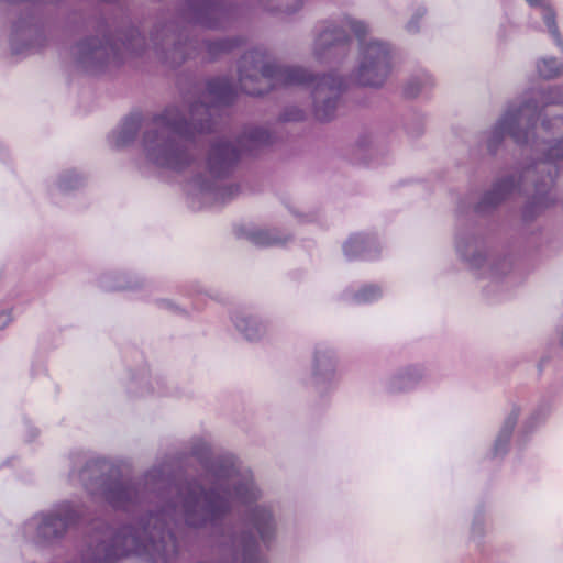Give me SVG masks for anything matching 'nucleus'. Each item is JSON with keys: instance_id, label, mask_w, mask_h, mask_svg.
Instances as JSON below:
<instances>
[{"instance_id": "obj_26", "label": "nucleus", "mask_w": 563, "mask_h": 563, "mask_svg": "<svg viewBox=\"0 0 563 563\" xmlns=\"http://www.w3.org/2000/svg\"><path fill=\"white\" fill-rule=\"evenodd\" d=\"M303 7V0H284V16L298 12Z\"/></svg>"}, {"instance_id": "obj_10", "label": "nucleus", "mask_w": 563, "mask_h": 563, "mask_svg": "<svg viewBox=\"0 0 563 563\" xmlns=\"http://www.w3.org/2000/svg\"><path fill=\"white\" fill-rule=\"evenodd\" d=\"M231 322L239 334L249 342L269 339L275 330L272 319L266 314L253 316L235 311L231 314Z\"/></svg>"}, {"instance_id": "obj_33", "label": "nucleus", "mask_w": 563, "mask_h": 563, "mask_svg": "<svg viewBox=\"0 0 563 563\" xmlns=\"http://www.w3.org/2000/svg\"><path fill=\"white\" fill-rule=\"evenodd\" d=\"M269 520H271V515L268 512H265L264 514V522L268 523Z\"/></svg>"}, {"instance_id": "obj_5", "label": "nucleus", "mask_w": 563, "mask_h": 563, "mask_svg": "<svg viewBox=\"0 0 563 563\" xmlns=\"http://www.w3.org/2000/svg\"><path fill=\"white\" fill-rule=\"evenodd\" d=\"M81 507L70 500L54 505L49 510L37 512L21 527L26 541L49 544L60 540L81 515Z\"/></svg>"}, {"instance_id": "obj_25", "label": "nucleus", "mask_w": 563, "mask_h": 563, "mask_svg": "<svg viewBox=\"0 0 563 563\" xmlns=\"http://www.w3.org/2000/svg\"><path fill=\"white\" fill-rule=\"evenodd\" d=\"M273 139V134L265 128L255 129L249 135L252 148L269 145Z\"/></svg>"}, {"instance_id": "obj_14", "label": "nucleus", "mask_w": 563, "mask_h": 563, "mask_svg": "<svg viewBox=\"0 0 563 563\" xmlns=\"http://www.w3.org/2000/svg\"><path fill=\"white\" fill-rule=\"evenodd\" d=\"M550 406L540 404L534 407L521 421L517 434V443H527L530 438L545 423L550 416Z\"/></svg>"}, {"instance_id": "obj_13", "label": "nucleus", "mask_w": 563, "mask_h": 563, "mask_svg": "<svg viewBox=\"0 0 563 563\" xmlns=\"http://www.w3.org/2000/svg\"><path fill=\"white\" fill-rule=\"evenodd\" d=\"M424 368L411 365L398 369L386 380V390L390 394H401L413 390L424 378Z\"/></svg>"}, {"instance_id": "obj_31", "label": "nucleus", "mask_w": 563, "mask_h": 563, "mask_svg": "<svg viewBox=\"0 0 563 563\" xmlns=\"http://www.w3.org/2000/svg\"><path fill=\"white\" fill-rule=\"evenodd\" d=\"M229 48H230V45H229V43H228V42H221V43H220V49H221V51H227V49H229Z\"/></svg>"}, {"instance_id": "obj_7", "label": "nucleus", "mask_w": 563, "mask_h": 563, "mask_svg": "<svg viewBox=\"0 0 563 563\" xmlns=\"http://www.w3.org/2000/svg\"><path fill=\"white\" fill-rule=\"evenodd\" d=\"M277 71L268 56L261 51L246 53L239 67L240 88L247 95L260 96L273 87Z\"/></svg>"}, {"instance_id": "obj_12", "label": "nucleus", "mask_w": 563, "mask_h": 563, "mask_svg": "<svg viewBox=\"0 0 563 563\" xmlns=\"http://www.w3.org/2000/svg\"><path fill=\"white\" fill-rule=\"evenodd\" d=\"M521 412L522 408L519 405H512L505 413L493 441L492 454L495 457L503 456L508 452L515 430L521 417Z\"/></svg>"}, {"instance_id": "obj_34", "label": "nucleus", "mask_w": 563, "mask_h": 563, "mask_svg": "<svg viewBox=\"0 0 563 563\" xmlns=\"http://www.w3.org/2000/svg\"><path fill=\"white\" fill-rule=\"evenodd\" d=\"M560 341H561V343L563 344V325H562V328L560 329Z\"/></svg>"}, {"instance_id": "obj_15", "label": "nucleus", "mask_w": 563, "mask_h": 563, "mask_svg": "<svg viewBox=\"0 0 563 563\" xmlns=\"http://www.w3.org/2000/svg\"><path fill=\"white\" fill-rule=\"evenodd\" d=\"M344 255L350 258L372 260L377 255L378 243L375 239L364 235H351L343 244Z\"/></svg>"}, {"instance_id": "obj_20", "label": "nucleus", "mask_w": 563, "mask_h": 563, "mask_svg": "<svg viewBox=\"0 0 563 563\" xmlns=\"http://www.w3.org/2000/svg\"><path fill=\"white\" fill-rule=\"evenodd\" d=\"M104 290H126L140 287V282L125 274H106L100 278Z\"/></svg>"}, {"instance_id": "obj_28", "label": "nucleus", "mask_w": 563, "mask_h": 563, "mask_svg": "<svg viewBox=\"0 0 563 563\" xmlns=\"http://www.w3.org/2000/svg\"><path fill=\"white\" fill-rule=\"evenodd\" d=\"M157 305L159 308L165 309V310H170V311L176 310V305L168 299H159L157 301Z\"/></svg>"}, {"instance_id": "obj_24", "label": "nucleus", "mask_w": 563, "mask_h": 563, "mask_svg": "<svg viewBox=\"0 0 563 563\" xmlns=\"http://www.w3.org/2000/svg\"><path fill=\"white\" fill-rule=\"evenodd\" d=\"M84 178L76 170H66L62 173L56 180V187L59 191L67 192L78 188Z\"/></svg>"}, {"instance_id": "obj_8", "label": "nucleus", "mask_w": 563, "mask_h": 563, "mask_svg": "<svg viewBox=\"0 0 563 563\" xmlns=\"http://www.w3.org/2000/svg\"><path fill=\"white\" fill-rule=\"evenodd\" d=\"M338 363L332 347L317 346L311 357L308 386L320 394L335 389L339 382Z\"/></svg>"}, {"instance_id": "obj_16", "label": "nucleus", "mask_w": 563, "mask_h": 563, "mask_svg": "<svg viewBox=\"0 0 563 563\" xmlns=\"http://www.w3.org/2000/svg\"><path fill=\"white\" fill-rule=\"evenodd\" d=\"M530 7L541 10V19L545 31L553 43L563 48V37L556 23V12L550 0H525Z\"/></svg>"}, {"instance_id": "obj_4", "label": "nucleus", "mask_w": 563, "mask_h": 563, "mask_svg": "<svg viewBox=\"0 0 563 563\" xmlns=\"http://www.w3.org/2000/svg\"><path fill=\"white\" fill-rule=\"evenodd\" d=\"M364 21L343 15L319 22L313 32V57L329 63L334 47L350 41V33L357 38L356 63L347 74L331 71L312 76L299 66H284V87L306 84L311 90L314 112L319 120L333 117L341 92L350 85L380 88L394 67L395 48L384 40L369 35Z\"/></svg>"}, {"instance_id": "obj_17", "label": "nucleus", "mask_w": 563, "mask_h": 563, "mask_svg": "<svg viewBox=\"0 0 563 563\" xmlns=\"http://www.w3.org/2000/svg\"><path fill=\"white\" fill-rule=\"evenodd\" d=\"M247 236L254 244L260 246H272L277 244L280 239L278 218L274 221L265 222L252 228L249 231Z\"/></svg>"}, {"instance_id": "obj_23", "label": "nucleus", "mask_w": 563, "mask_h": 563, "mask_svg": "<svg viewBox=\"0 0 563 563\" xmlns=\"http://www.w3.org/2000/svg\"><path fill=\"white\" fill-rule=\"evenodd\" d=\"M432 84L433 80L431 76L427 73H421L408 79L404 90L407 97L413 98L417 97L420 92L431 87Z\"/></svg>"}, {"instance_id": "obj_27", "label": "nucleus", "mask_w": 563, "mask_h": 563, "mask_svg": "<svg viewBox=\"0 0 563 563\" xmlns=\"http://www.w3.org/2000/svg\"><path fill=\"white\" fill-rule=\"evenodd\" d=\"M13 321L11 309H3L0 311V330L5 329Z\"/></svg>"}, {"instance_id": "obj_29", "label": "nucleus", "mask_w": 563, "mask_h": 563, "mask_svg": "<svg viewBox=\"0 0 563 563\" xmlns=\"http://www.w3.org/2000/svg\"><path fill=\"white\" fill-rule=\"evenodd\" d=\"M302 118V113L301 112H298L296 114H288L284 111V121L285 120H299Z\"/></svg>"}, {"instance_id": "obj_11", "label": "nucleus", "mask_w": 563, "mask_h": 563, "mask_svg": "<svg viewBox=\"0 0 563 563\" xmlns=\"http://www.w3.org/2000/svg\"><path fill=\"white\" fill-rule=\"evenodd\" d=\"M76 54L82 64H103L121 56V51L110 40L101 42L98 38H90L76 46Z\"/></svg>"}, {"instance_id": "obj_3", "label": "nucleus", "mask_w": 563, "mask_h": 563, "mask_svg": "<svg viewBox=\"0 0 563 563\" xmlns=\"http://www.w3.org/2000/svg\"><path fill=\"white\" fill-rule=\"evenodd\" d=\"M563 103V88H530L509 102L496 124L488 132L487 147L494 152L505 136L517 144L528 145L531 162L516 177L499 180L483 198L486 206H495L528 181L533 183V203L548 207L554 201L551 187L563 170V115L542 114L549 106Z\"/></svg>"}, {"instance_id": "obj_21", "label": "nucleus", "mask_w": 563, "mask_h": 563, "mask_svg": "<svg viewBox=\"0 0 563 563\" xmlns=\"http://www.w3.org/2000/svg\"><path fill=\"white\" fill-rule=\"evenodd\" d=\"M192 5L197 9L195 19L198 23L207 27H217L218 23L211 19L219 16L220 10L217 5L207 0H192Z\"/></svg>"}, {"instance_id": "obj_9", "label": "nucleus", "mask_w": 563, "mask_h": 563, "mask_svg": "<svg viewBox=\"0 0 563 563\" xmlns=\"http://www.w3.org/2000/svg\"><path fill=\"white\" fill-rule=\"evenodd\" d=\"M456 251L472 269H483L481 274L484 276L495 278L509 269V264L505 261L496 263L488 260L474 238L457 239Z\"/></svg>"}, {"instance_id": "obj_32", "label": "nucleus", "mask_w": 563, "mask_h": 563, "mask_svg": "<svg viewBox=\"0 0 563 563\" xmlns=\"http://www.w3.org/2000/svg\"><path fill=\"white\" fill-rule=\"evenodd\" d=\"M408 30L415 32L418 30V26L413 22H409Z\"/></svg>"}, {"instance_id": "obj_2", "label": "nucleus", "mask_w": 563, "mask_h": 563, "mask_svg": "<svg viewBox=\"0 0 563 563\" xmlns=\"http://www.w3.org/2000/svg\"><path fill=\"white\" fill-rule=\"evenodd\" d=\"M234 96L235 88L229 79H211L203 96L208 103H197L190 108V122L183 119L178 109L168 108L154 118L143 136L145 159L166 172L192 174L188 192L206 202L223 198L221 179L239 159L240 150L230 142L216 143L210 150L202 174L200 164L186 143L196 133L210 131L213 110L229 104Z\"/></svg>"}, {"instance_id": "obj_22", "label": "nucleus", "mask_w": 563, "mask_h": 563, "mask_svg": "<svg viewBox=\"0 0 563 563\" xmlns=\"http://www.w3.org/2000/svg\"><path fill=\"white\" fill-rule=\"evenodd\" d=\"M536 70L543 79H554L563 75V62L552 56L541 57L536 62Z\"/></svg>"}, {"instance_id": "obj_6", "label": "nucleus", "mask_w": 563, "mask_h": 563, "mask_svg": "<svg viewBox=\"0 0 563 563\" xmlns=\"http://www.w3.org/2000/svg\"><path fill=\"white\" fill-rule=\"evenodd\" d=\"M92 472V466L87 467L80 474H70V479L82 482L85 489L93 497L102 498L107 504L115 509L130 510L141 501L144 490H140L133 482L107 481L97 478L88 482V476Z\"/></svg>"}, {"instance_id": "obj_18", "label": "nucleus", "mask_w": 563, "mask_h": 563, "mask_svg": "<svg viewBox=\"0 0 563 563\" xmlns=\"http://www.w3.org/2000/svg\"><path fill=\"white\" fill-rule=\"evenodd\" d=\"M139 130L140 118L129 117L111 133L110 143L115 147L126 146L135 139Z\"/></svg>"}, {"instance_id": "obj_19", "label": "nucleus", "mask_w": 563, "mask_h": 563, "mask_svg": "<svg viewBox=\"0 0 563 563\" xmlns=\"http://www.w3.org/2000/svg\"><path fill=\"white\" fill-rule=\"evenodd\" d=\"M345 299L352 303L364 305L377 301L383 296V290L377 285H364L357 290H349Z\"/></svg>"}, {"instance_id": "obj_30", "label": "nucleus", "mask_w": 563, "mask_h": 563, "mask_svg": "<svg viewBox=\"0 0 563 563\" xmlns=\"http://www.w3.org/2000/svg\"><path fill=\"white\" fill-rule=\"evenodd\" d=\"M123 47L125 51H132L133 49V43L131 40H128L126 42L123 43Z\"/></svg>"}, {"instance_id": "obj_1", "label": "nucleus", "mask_w": 563, "mask_h": 563, "mask_svg": "<svg viewBox=\"0 0 563 563\" xmlns=\"http://www.w3.org/2000/svg\"><path fill=\"white\" fill-rule=\"evenodd\" d=\"M161 486L176 497L159 512L142 518L137 527H124L117 533L110 527L96 531L81 563H113L130 554L146 555L154 563H169L177 553V542L167 519L175 526L184 522L195 528H213L223 522L236 503L246 504L257 497L251 473L233 461L213 464L202 483L169 484L161 470L145 475L144 490Z\"/></svg>"}]
</instances>
